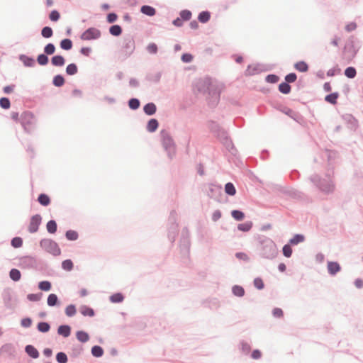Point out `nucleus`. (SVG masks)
I'll list each match as a JSON object with an SVG mask.
<instances>
[{
	"mask_svg": "<svg viewBox=\"0 0 363 363\" xmlns=\"http://www.w3.org/2000/svg\"><path fill=\"white\" fill-rule=\"evenodd\" d=\"M40 245L43 249L55 256L60 255L61 251L58 245L50 239L42 240Z\"/></svg>",
	"mask_w": 363,
	"mask_h": 363,
	"instance_id": "1",
	"label": "nucleus"
},
{
	"mask_svg": "<svg viewBox=\"0 0 363 363\" xmlns=\"http://www.w3.org/2000/svg\"><path fill=\"white\" fill-rule=\"evenodd\" d=\"M34 122V116L30 112H24L21 116V123L24 129L27 131L31 129Z\"/></svg>",
	"mask_w": 363,
	"mask_h": 363,
	"instance_id": "2",
	"label": "nucleus"
},
{
	"mask_svg": "<svg viewBox=\"0 0 363 363\" xmlns=\"http://www.w3.org/2000/svg\"><path fill=\"white\" fill-rule=\"evenodd\" d=\"M101 36L99 30L95 28H91L85 30L81 35V39L83 40H91L99 38Z\"/></svg>",
	"mask_w": 363,
	"mask_h": 363,
	"instance_id": "3",
	"label": "nucleus"
},
{
	"mask_svg": "<svg viewBox=\"0 0 363 363\" xmlns=\"http://www.w3.org/2000/svg\"><path fill=\"white\" fill-rule=\"evenodd\" d=\"M41 222V217L39 215L33 216L30 221L28 230L30 233H33L38 231V227Z\"/></svg>",
	"mask_w": 363,
	"mask_h": 363,
	"instance_id": "4",
	"label": "nucleus"
},
{
	"mask_svg": "<svg viewBox=\"0 0 363 363\" xmlns=\"http://www.w3.org/2000/svg\"><path fill=\"white\" fill-rule=\"evenodd\" d=\"M277 254L276 246L274 243L270 242L268 245H266L263 249V255L266 258H272Z\"/></svg>",
	"mask_w": 363,
	"mask_h": 363,
	"instance_id": "5",
	"label": "nucleus"
},
{
	"mask_svg": "<svg viewBox=\"0 0 363 363\" xmlns=\"http://www.w3.org/2000/svg\"><path fill=\"white\" fill-rule=\"evenodd\" d=\"M340 266L337 262H329L328 263V270L331 275H334L340 270Z\"/></svg>",
	"mask_w": 363,
	"mask_h": 363,
	"instance_id": "6",
	"label": "nucleus"
},
{
	"mask_svg": "<svg viewBox=\"0 0 363 363\" xmlns=\"http://www.w3.org/2000/svg\"><path fill=\"white\" fill-rule=\"evenodd\" d=\"M51 62L54 66H63L65 65V58L61 55H55L52 57Z\"/></svg>",
	"mask_w": 363,
	"mask_h": 363,
	"instance_id": "7",
	"label": "nucleus"
},
{
	"mask_svg": "<svg viewBox=\"0 0 363 363\" xmlns=\"http://www.w3.org/2000/svg\"><path fill=\"white\" fill-rule=\"evenodd\" d=\"M140 11L147 15V16H152L155 14L156 13V11L155 9L150 6H143L140 9Z\"/></svg>",
	"mask_w": 363,
	"mask_h": 363,
	"instance_id": "8",
	"label": "nucleus"
},
{
	"mask_svg": "<svg viewBox=\"0 0 363 363\" xmlns=\"http://www.w3.org/2000/svg\"><path fill=\"white\" fill-rule=\"evenodd\" d=\"M79 311L84 316H90L92 317L94 315V311L92 308L86 306H82L80 307Z\"/></svg>",
	"mask_w": 363,
	"mask_h": 363,
	"instance_id": "9",
	"label": "nucleus"
},
{
	"mask_svg": "<svg viewBox=\"0 0 363 363\" xmlns=\"http://www.w3.org/2000/svg\"><path fill=\"white\" fill-rule=\"evenodd\" d=\"M26 352L33 358H37L39 356L38 351L32 345H27L26 347Z\"/></svg>",
	"mask_w": 363,
	"mask_h": 363,
	"instance_id": "10",
	"label": "nucleus"
},
{
	"mask_svg": "<svg viewBox=\"0 0 363 363\" xmlns=\"http://www.w3.org/2000/svg\"><path fill=\"white\" fill-rule=\"evenodd\" d=\"M70 327L68 325H61L58 328L57 332L60 335L67 337L70 335Z\"/></svg>",
	"mask_w": 363,
	"mask_h": 363,
	"instance_id": "11",
	"label": "nucleus"
},
{
	"mask_svg": "<svg viewBox=\"0 0 363 363\" xmlns=\"http://www.w3.org/2000/svg\"><path fill=\"white\" fill-rule=\"evenodd\" d=\"M144 111L147 115H152L156 111V106L153 103H149L144 106Z\"/></svg>",
	"mask_w": 363,
	"mask_h": 363,
	"instance_id": "12",
	"label": "nucleus"
},
{
	"mask_svg": "<svg viewBox=\"0 0 363 363\" xmlns=\"http://www.w3.org/2000/svg\"><path fill=\"white\" fill-rule=\"evenodd\" d=\"M294 67L296 69L301 72H307L308 69V65L303 61L296 62Z\"/></svg>",
	"mask_w": 363,
	"mask_h": 363,
	"instance_id": "13",
	"label": "nucleus"
},
{
	"mask_svg": "<svg viewBox=\"0 0 363 363\" xmlns=\"http://www.w3.org/2000/svg\"><path fill=\"white\" fill-rule=\"evenodd\" d=\"M339 97V94L337 92L332 93L329 95H327L325 98V100L332 104H337V99Z\"/></svg>",
	"mask_w": 363,
	"mask_h": 363,
	"instance_id": "14",
	"label": "nucleus"
},
{
	"mask_svg": "<svg viewBox=\"0 0 363 363\" xmlns=\"http://www.w3.org/2000/svg\"><path fill=\"white\" fill-rule=\"evenodd\" d=\"M77 338L82 342H86L89 340V336L88 333L84 331H78L76 334Z\"/></svg>",
	"mask_w": 363,
	"mask_h": 363,
	"instance_id": "15",
	"label": "nucleus"
},
{
	"mask_svg": "<svg viewBox=\"0 0 363 363\" xmlns=\"http://www.w3.org/2000/svg\"><path fill=\"white\" fill-rule=\"evenodd\" d=\"M158 127V122L156 119H151L149 121L147 129L149 132H154L157 130Z\"/></svg>",
	"mask_w": 363,
	"mask_h": 363,
	"instance_id": "16",
	"label": "nucleus"
},
{
	"mask_svg": "<svg viewBox=\"0 0 363 363\" xmlns=\"http://www.w3.org/2000/svg\"><path fill=\"white\" fill-rule=\"evenodd\" d=\"M38 201L43 206H48L50 203L49 196L44 194H42L38 196Z\"/></svg>",
	"mask_w": 363,
	"mask_h": 363,
	"instance_id": "17",
	"label": "nucleus"
},
{
	"mask_svg": "<svg viewBox=\"0 0 363 363\" xmlns=\"http://www.w3.org/2000/svg\"><path fill=\"white\" fill-rule=\"evenodd\" d=\"M10 277L12 280L17 281L20 280L21 274L18 269H12L9 273Z\"/></svg>",
	"mask_w": 363,
	"mask_h": 363,
	"instance_id": "18",
	"label": "nucleus"
},
{
	"mask_svg": "<svg viewBox=\"0 0 363 363\" xmlns=\"http://www.w3.org/2000/svg\"><path fill=\"white\" fill-rule=\"evenodd\" d=\"M252 227V223L250 221L240 223L238 225V230L243 231V232H247L249 231Z\"/></svg>",
	"mask_w": 363,
	"mask_h": 363,
	"instance_id": "19",
	"label": "nucleus"
},
{
	"mask_svg": "<svg viewBox=\"0 0 363 363\" xmlns=\"http://www.w3.org/2000/svg\"><path fill=\"white\" fill-rule=\"evenodd\" d=\"M279 90L280 92L287 94L291 91V86L286 82L281 83L279 86Z\"/></svg>",
	"mask_w": 363,
	"mask_h": 363,
	"instance_id": "20",
	"label": "nucleus"
},
{
	"mask_svg": "<svg viewBox=\"0 0 363 363\" xmlns=\"http://www.w3.org/2000/svg\"><path fill=\"white\" fill-rule=\"evenodd\" d=\"M110 33L114 36H118L122 33V29L120 26L114 25L112 26L109 29Z\"/></svg>",
	"mask_w": 363,
	"mask_h": 363,
	"instance_id": "21",
	"label": "nucleus"
},
{
	"mask_svg": "<svg viewBox=\"0 0 363 363\" xmlns=\"http://www.w3.org/2000/svg\"><path fill=\"white\" fill-rule=\"evenodd\" d=\"M91 354L96 357H100L104 354V350L100 346H94L91 349Z\"/></svg>",
	"mask_w": 363,
	"mask_h": 363,
	"instance_id": "22",
	"label": "nucleus"
},
{
	"mask_svg": "<svg viewBox=\"0 0 363 363\" xmlns=\"http://www.w3.org/2000/svg\"><path fill=\"white\" fill-rule=\"evenodd\" d=\"M60 47L63 50H69L72 47V43L69 39H64L60 42Z\"/></svg>",
	"mask_w": 363,
	"mask_h": 363,
	"instance_id": "23",
	"label": "nucleus"
},
{
	"mask_svg": "<svg viewBox=\"0 0 363 363\" xmlns=\"http://www.w3.org/2000/svg\"><path fill=\"white\" fill-rule=\"evenodd\" d=\"M225 191L226 194H228L230 196H234L236 193V190H235L234 185L230 182L227 183L225 184Z\"/></svg>",
	"mask_w": 363,
	"mask_h": 363,
	"instance_id": "24",
	"label": "nucleus"
},
{
	"mask_svg": "<svg viewBox=\"0 0 363 363\" xmlns=\"http://www.w3.org/2000/svg\"><path fill=\"white\" fill-rule=\"evenodd\" d=\"M78 71L77 67L75 64H69L66 68V72L69 75H74Z\"/></svg>",
	"mask_w": 363,
	"mask_h": 363,
	"instance_id": "25",
	"label": "nucleus"
},
{
	"mask_svg": "<svg viewBox=\"0 0 363 363\" xmlns=\"http://www.w3.org/2000/svg\"><path fill=\"white\" fill-rule=\"evenodd\" d=\"M198 19L201 23H206L210 19V13L208 11L200 13Z\"/></svg>",
	"mask_w": 363,
	"mask_h": 363,
	"instance_id": "26",
	"label": "nucleus"
},
{
	"mask_svg": "<svg viewBox=\"0 0 363 363\" xmlns=\"http://www.w3.org/2000/svg\"><path fill=\"white\" fill-rule=\"evenodd\" d=\"M356 69L352 67H349L345 70V74L347 77L352 79L356 76Z\"/></svg>",
	"mask_w": 363,
	"mask_h": 363,
	"instance_id": "27",
	"label": "nucleus"
},
{
	"mask_svg": "<svg viewBox=\"0 0 363 363\" xmlns=\"http://www.w3.org/2000/svg\"><path fill=\"white\" fill-rule=\"evenodd\" d=\"M38 288L42 291H48L51 289V284L48 281H43L39 283Z\"/></svg>",
	"mask_w": 363,
	"mask_h": 363,
	"instance_id": "28",
	"label": "nucleus"
},
{
	"mask_svg": "<svg viewBox=\"0 0 363 363\" xmlns=\"http://www.w3.org/2000/svg\"><path fill=\"white\" fill-rule=\"evenodd\" d=\"M41 34L44 38H49L52 37L53 32L50 27L46 26L42 29Z\"/></svg>",
	"mask_w": 363,
	"mask_h": 363,
	"instance_id": "29",
	"label": "nucleus"
},
{
	"mask_svg": "<svg viewBox=\"0 0 363 363\" xmlns=\"http://www.w3.org/2000/svg\"><path fill=\"white\" fill-rule=\"evenodd\" d=\"M231 215L236 220H242L245 217L244 213L238 210H233L231 212Z\"/></svg>",
	"mask_w": 363,
	"mask_h": 363,
	"instance_id": "30",
	"label": "nucleus"
},
{
	"mask_svg": "<svg viewBox=\"0 0 363 363\" xmlns=\"http://www.w3.org/2000/svg\"><path fill=\"white\" fill-rule=\"evenodd\" d=\"M47 230L50 233H55L57 230V224L55 220H50L47 223Z\"/></svg>",
	"mask_w": 363,
	"mask_h": 363,
	"instance_id": "31",
	"label": "nucleus"
},
{
	"mask_svg": "<svg viewBox=\"0 0 363 363\" xmlns=\"http://www.w3.org/2000/svg\"><path fill=\"white\" fill-rule=\"evenodd\" d=\"M57 296L54 294H50L48 297V304L50 306H55L57 303Z\"/></svg>",
	"mask_w": 363,
	"mask_h": 363,
	"instance_id": "32",
	"label": "nucleus"
},
{
	"mask_svg": "<svg viewBox=\"0 0 363 363\" xmlns=\"http://www.w3.org/2000/svg\"><path fill=\"white\" fill-rule=\"evenodd\" d=\"M304 240V236L302 235H296L291 240L290 243L291 245H297L302 242Z\"/></svg>",
	"mask_w": 363,
	"mask_h": 363,
	"instance_id": "33",
	"label": "nucleus"
},
{
	"mask_svg": "<svg viewBox=\"0 0 363 363\" xmlns=\"http://www.w3.org/2000/svg\"><path fill=\"white\" fill-rule=\"evenodd\" d=\"M50 328V325L45 322L39 323L38 325V330L42 333L48 332Z\"/></svg>",
	"mask_w": 363,
	"mask_h": 363,
	"instance_id": "34",
	"label": "nucleus"
},
{
	"mask_svg": "<svg viewBox=\"0 0 363 363\" xmlns=\"http://www.w3.org/2000/svg\"><path fill=\"white\" fill-rule=\"evenodd\" d=\"M76 308L74 305H69L65 308V313L67 316H73L76 313Z\"/></svg>",
	"mask_w": 363,
	"mask_h": 363,
	"instance_id": "35",
	"label": "nucleus"
},
{
	"mask_svg": "<svg viewBox=\"0 0 363 363\" xmlns=\"http://www.w3.org/2000/svg\"><path fill=\"white\" fill-rule=\"evenodd\" d=\"M65 79L61 75H57L53 79V84L56 86H61L64 84Z\"/></svg>",
	"mask_w": 363,
	"mask_h": 363,
	"instance_id": "36",
	"label": "nucleus"
},
{
	"mask_svg": "<svg viewBox=\"0 0 363 363\" xmlns=\"http://www.w3.org/2000/svg\"><path fill=\"white\" fill-rule=\"evenodd\" d=\"M66 238L69 240H76L78 238V233L74 230H68L66 233Z\"/></svg>",
	"mask_w": 363,
	"mask_h": 363,
	"instance_id": "37",
	"label": "nucleus"
},
{
	"mask_svg": "<svg viewBox=\"0 0 363 363\" xmlns=\"http://www.w3.org/2000/svg\"><path fill=\"white\" fill-rule=\"evenodd\" d=\"M62 267L65 270L70 271L73 268V263L70 259H66L62 262Z\"/></svg>",
	"mask_w": 363,
	"mask_h": 363,
	"instance_id": "38",
	"label": "nucleus"
},
{
	"mask_svg": "<svg viewBox=\"0 0 363 363\" xmlns=\"http://www.w3.org/2000/svg\"><path fill=\"white\" fill-rule=\"evenodd\" d=\"M233 292L235 296H242L245 294L244 289L240 286H233Z\"/></svg>",
	"mask_w": 363,
	"mask_h": 363,
	"instance_id": "39",
	"label": "nucleus"
},
{
	"mask_svg": "<svg viewBox=\"0 0 363 363\" xmlns=\"http://www.w3.org/2000/svg\"><path fill=\"white\" fill-rule=\"evenodd\" d=\"M110 300L113 303H120L123 300V296L121 294L117 293L110 297Z\"/></svg>",
	"mask_w": 363,
	"mask_h": 363,
	"instance_id": "40",
	"label": "nucleus"
},
{
	"mask_svg": "<svg viewBox=\"0 0 363 363\" xmlns=\"http://www.w3.org/2000/svg\"><path fill=\"white\" fill-rule=\"evenodd\" d=\"M56 359L59 363H66L67 362V357L64 352H59L56 355Z\"/></svg>",
	"mask_w": 363,
	"mask_h": 363,
	"instance_id": "41",
	"label": "nucleus"
},
{
	"mask_svg": "<svg viewBox=\"0 0 363 363\" xmlns=\"http://www.w3.org/2000/svg\"><path fill=\"white\" fill-rule=\"evenodd\" d=\"M0 106L4 109H8L11 106L10 101L8 98L3 97L0 99Z\"/></svg>",
	"mask_w": 363,
	"mask_h": 363,
	"instance_id": "42",
	"label": "nucleus"
},
{
	"mask_svg": "<svg viewBox=\"0 0 363 363\" xmlns=\"http://www.w3.org/2000/svg\"><path fill=\"white\" fill-rule=\"evenodd\" d=\"M11 245L13 247H20L22 246L23 245V240L21 238L19 237H16L12 239L11 240Z\"/></svg>",
	"mask_w": 363,
	"mask_h": 363,
	"instance_id": "43",
	"label": "nucleus"
},
{
	"mask_svg": "<svg viewBox=\"0 0 363 363\" xmlns=\"http://www.w3.org/2000/svg\"><path fill=\"white\" fill-rule=\"evenodd\" d=\"M37 61L40 65H45L48 62V57L45 55L41 54L38 55Z\"/></svg>",
	"mask_w": 363,
	"mask_h": 363,
	"instance_id": "44",
	"label": "nucleus"
},
{
	"mask_svg": "<svg viewBox=\"0 0 363 363\" xmlns=\"http://www.w3.org/2000/svg\"><path fill=\"white\" fill-rule=\"evenodd\" d=\"M21 60H23L25 65L28 67H33L35 63V60L33 58L23 56V57H21Z\"/></svg>",
	"mask_w": 363,
	"mask_h": 363,
	"instance_id": "45",
	"label": "nucleus"
},
{
	"mask_svg": "<svg viewBox=\"0 0 363 363\" xmlns=\"http://www.w3.org/2000/svg\"><path fill=\"white\" fill-rule=\"evenodd\" d=\"M44 51L47 55H52L55 51V47L53 44L49 43L45 47Z\"/></svg>",
	"mask_w": 363,
	"mask_h": 363,
	"instance_id": "46",
	"label": "nucleus"
},
{
	"mask_svg": "<svg viewBox=\"0 0 363 363\" xmlns=\"http://www.w3.org/2000/svg\"><path fill=\"white\" fill-rule=\"evenodd\" d=\"M180 16L183 20L187 21L191 18V11H189L188 10H183L180 13Z\"/></svg>",
	"mask_w": 363,
	"mask_h": 363,
	"instance_id": "47",
	"label": "nucleus"
},
{
	"mask_svg": "<svg viewBox=\"0 0 363 363\" xmlns=\"http://www.w3.org/2000/svg\"><path fill=\"white\" fill-rule=\"evenodd\" d=\"M283 254L286 257H290L292 254V249L290 245H286L283 247Z\"/></svg>",
	"mask_w": 363,
	"mask_h": 363,
	"instance_id": "48",
	"label": "nucleus"
},
{
	"mask_svg": "<svg viewBox=\"0 0 363 363\" xmlns=\"http://www.w3.org/2000/svg\"><path fill=\"white\" fill-rule=\"evenodd\" d=\"M128 104L132 109H137L140 106V102L137 99H131Z\"/></svg>",
	"mask_w": 363,
	"mask_h": 363,
	"instance_id": "49",
	"label": "nucleus"
},
{
	"mask_svg": "<svg viewBox=\"0 0 363 363\" xmlns=\"http://www.w3.org/2000/svg\"><path fill=\"white\" fill-rule=\"evenodd\" d=\"M297 79L296 74L295 73H290L287 74L285 77V80L286 83H292L294 82Z\"/></svg>",
	"mask_w": 363,
	"mask_h": 363,
	"instance_id": "50",
	"label": "nucleus"
},
{
	"mask_svg": "<svg viewBox=\"0 0 363 363\" xmlns=\"http://www.w3.org/2000/svg\"><path fill=\"white\" fill-rule=\"evenodd\" d=\"M254 285L258 289H262L264 288V283L261 278L255 279Z\"/></svg>",
	"mask_w": 363,
	"mask_h": 363,
	"instance_id": "51",
	"label": "nucleus"
},
{
	"mask_svg": "<svg viewBox=\"0 0 363 363\" xmlns=\"http://www.w3.org/2000/svg\"><path fill=\"white\" fill-rule=\"evenodd\" d=\"M60 13L57 11H52L50 14V19L52 21H57L60 18Z\"/></svg>",
	"mask_w": 363,
	"mask_h": 363,
	"instance_id": "52",
	"label": "nucleus"
},
{
	"mask_svg": "<svg viewBox=\"0 0 363 363\" xmlns=\"http://www.w3.org/2000/svg\"><path fill=\"white\" fill-rule=\"evenodd\" d=\"M148 52L152 54H155L157 51V47L155 43H150L147 48Z\"/></svg>",
	"mask_w": 363,
	"mask_h": 363,
	"instance_id": "53",
	"label": "nucleus"
},
{
	"mask_svg": "<svg viewBox=\"0 0 363 363\" xmlns=\"http://www.w3.org/2000/svg\"><path fill=\"white\" fill-rule=\"evenodd\" d=\"M266 79L269 83H276L279 80V77L274 74H270L267 77Z\"/></svg>",
	"mask_w": 363,
	"mask_h": 363,
	"instance_id": "54",
	"label": "nucleus"
},
{
	"mask_svg": "<svg viewBox=\"0 0 363 363\" xmlns=\"http://www.w3.org/2000/svg\"><path fill=\"white\" fill-rule=\"evenodd\" d=\"M27 298L30 301H39L40 299V295L35 294H30L28 295Z\"/></svg>",
	"mask_w": 363,
	"mask_h": 363,
	"instance_id": "55",
	"label": "nucleus"
},
{
	"mask_svg": "<svg viewBox=\"0 0 363 363\" xmlns=\"http://www.w3.org/2000/svg\"><path fill=\"white\" fill-rule=\"evenodd\" d=\"M356 28H357V24L354 22H351L345 26V30L347 32H351L352 30H354Z\"/></svg>",
	"mask_w": 363,
	"mask_h": 363,
	"instance_id": "56",
	"label": "nucleus"
},
{
	"mask_svg": "<svg viewBox=\"0 0 363 363\" xmlns=\"http://www.w3.org/2000/svg\"><path fill=\"white\" fill-rule=\"evenodd\" d=\"M193 59V57L191 54H184L182 56V60L184 62H190Z\"/></svg>",
	"mask_w": 363,
	"mask_h": 363,
	"instance_id": "57",
	"label": "nucleus"
},
{
	"mask_svg": "<svg viewBox=\"0 0 363 363\" xmlns=\"http://www.w3.org/2000/svg\"><path fill=\"white\" fill-rule=\"evenodd\" d=\"M273 315L277 318H280L283 315V311L281 308H276L273 310Z\"/></svg>",
	"mask_w": 363,
	"mask_h": 363,
	"instance_id": "58",
	"label": "nucleus"
},
{
	"mask_svg": "<svg viewBox=\"0 0 363 363\" xmlns=\"http://www.w3.org/2000/svg\"><path fill=\"white\" fill-rule=\"evenodd\" d=\"M221 217V212L218 210L215 211L212 215V219L213 221H217Z\"/></svg>",
	"mask_w": 363,
	"mask_h": 363,
	"instance_id": "59",
	"label": "nucleus"
},
{
	"mask_svg": "<svg viewBox=\"0 0 363 363\" xmlns=\"http://www.w3.org/2000/svg\"><path fill=\"white\" fill-rule=\"evenodd\" d=\"M13 349V347L11 344H6L3 345L1 348V352H9Z\"/></svg>",
	"mask_w": 363,
	"mask_h": 363,
	"instance_id": "60",
	"label": "nucleus"
},
{
	"mask_svg": "<svg viewBox=\"0 0 363 363\" xmlns=\"http://www.w3.org/2000/svg\"><path fill=\"white\" fill-rule=\"evenodd\" d=\"M31 320L28 318H23L22 320H21V325L22 326L25 327V328H28V327H30V325H31Z\"/></svg>",
	"mask_w": 363,
	"mask_h": 363,
	"instance_id": "61",
	"label": "nucleus"
},
{
	"mask_svg": "<svg viewBox=\"0 0 363 363\" xmlns=\"http://www.w3.org/2000/svg\"><path fill=\"white\" fill-rule=\"evenodd\" d=\"M116 19H117V15L113 13H109L107 16V21L109 23H113L116 21Z\"/></svg>",
	"mask_w": 363,
	"mask_h": 363,
	"instance_id": "62",
	"label": "nucleus"
},
{
	"mask_svg": "<svg viewBox=\"0 0 363 363\" xmlns=\"http://www.w3.org/2000/svg\"><path fill=\"white\" fill-rule=\"evenodd\" d=\"M262 353L259 350H255L252 353V357L255 359H258L261 357Z\"/></svg>",
	"mask_w": 363,
	"mask_h": 363,
	"instance_id": "63",
	"label": "nucleus"
},
{
	"mask_svg": "<svg viewBox=\"0 0 363 363\" xmlns=\"http://www.w3.org/2000/svg\"><path fill=\"white\" fill-rule=\"evenodd\" d=\"M235 255L238 259H240L247 260L249 259L248 256L244 252H238V253H236Z\"/></svg>",
	"mask_w": 363,
	"mask_h": 363,
	"instance_id": "64",
	"label": "nucleus"
}]
</instances>
